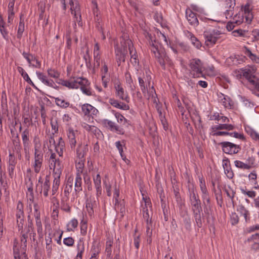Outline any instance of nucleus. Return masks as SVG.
<instances>
[{
  "mask_svg": "<svg viewBox=\"0 0 259 259\" xmlns=\"http://www.w3.org/2000/svg\"><path fill=\"white\" fill-rule=\"evenodd\" d=\"M65 148V143L62 137L59 138L58 144L55 147L56 151L60 157L63 155V151Z\"/></svg>",
  "mask_w": 259,
  "mask_h": 259,
  "instance_id": "4c0bfd02",
  "label": "nucleus"
},
{
  "mask_svg": "<svg viewBox=\"0 0 259 259\" xmlns=\"http://www.w3.org/2000/svg\"><path fill=\"white\" fill-rule=\"evenodd\" d=\"M114 204L115 210L117 211H120V212L121 213V215H123L125 211L124 203L123 202L118 201H117V203L114 202Z\"/></svg>",
  "mask_w": 259,
  "mask_h": 259,
  "instance_id": "09e8293b",
  "label": "nucleus"
},
{
  "mask_svg": "<svg viewBox=\"0 0 259 259\" xmlns=\"http://www.w3.org/2000/svg\"><path fill=\"white\" fill-rule=\"evenodd\" d=\"M41 192L43 193V194L45 197H48L49 195L48 192L50 189V183L49 178L48 176L46 177L44 182H41Z\"/></svg>",
  "mask_w": 259,
  "mask_h": 259,
  "instance_id": "7c9ffc66",
  "label": "nucleus"
},
{
  "mask_svg": "<svg viewBox=\"0 0 259 259\" xmlns=\"http://www.w3.org/2000/svg\"><path fill=\"white\" fill-rule=\"evenodd\" d=\"M223 33L217 28L208 29L204 31L205 43L207 46L213 47L220 39Z\"/></svg>",
  "mask_w": 259,
  "mask_h": 259,
  "instance_id": "0eeeda50",
  "label": "nucleus"
},
{
  "mask_svg": "<svg viewBox=\"0 0 259 259\" xmlns=\"http://www.w3.org/2000/svg\"><path fill=\"white\" fill-rule=\"evenodd\" d=\"M81 111L84 117L94 118L99 114V111L95 107L89 103L81 105Z\"/></svg>",
  "mask_w": 259,
  "mask_h": 259,
  "instance_id": "4468645a",
  "label": "nucleus"
},
{
  "mask_svg": "<svg viewBox=\"0 0 259 259\" xmlns=\"http://www.w3.org/2000/svg\"><path fill=\"white\" fill-rule=\"evenodd\" d=\"M206 74L210 76H215L217 74V71L213 65L208 66L205 69Z\"/></svg>",
  "mask_w": 259,
  "mask_h": 259,
  "instance_id": "bf43d9fd",
  "label": "nucleus"
},
{
  "mask_svg": "<svg viewBox=\"0 0 259 259\" xmlns=\"http://www.w3.org/2000/svg\"><path fill=\"white\" fill-rule=\"evenodd\" d=\"M62 7L63 10L66 9V4H68L70 6V11L72 15H73L74 23L73 24V27L75 29L76 27V22L80 27L82 26V23L81 21V16L80 13V6L77 2H73L72 0H60Z\"/></svg>",
  "mask_w": 259,
  "mask_h": 259,
  "instance_id": "20e7f679",
  "label": "nucleus"
},
{
  "mask_svg": "<svg viewBox=\"0 0 259 259\" xmlns=\"http://www.w3.org/2000/svg\"><path fill=\"white\" fill-rule=\"evenodd\" d=\"M222 103L226 108L231 109L233 108L234 103L228 96H224L222 99Z\"/></svg>",
  "mask_w": 259,
  "mask_h": 259,
  "instance_id": "37998d69",
  "label": "nucleus"
},
{
  "mask_svg": "<svg viewBox=\"0 0 259 259\" xmlns=\"http://www.w3.org/2000/svg\"><path fill=\"white\" fill-rule=\"evenodd\" d=\"M73 28L74 32L72 34H71V32L69 31H68L66 33V44L68 48H70L71 47L72 38L74 39L76 44H77L78 42V36L79 34L76 30V27H75V29L74 27Z\"/></svg>",
  "mask_w": 259,
  "mask_h": 259,
  "instance_id": "a878e982",
  "label": "nucleus"
},
{
  "mask_svg": "<svg viewBox=\"0 0 259 259\" xmlns=\"http://www.w3.org/2000/svg\"><path fill=\"white\" fill-rule=\"evenodd\" d=\"M113 188H114V195H113V200H114V203L116 202L117 203V201H119L118 198L119 196V190L116 184L115 183L114 185H113Z\"/></svg>",
  "mask_w": 259,
  "mask_h": 259,
  "instance_id": "69168bd1",
  "label": "nucleus"
},
{
  "mask_svg": "<svg viewBox=\"0 0 259 259\" xmlns=\"http://www.w3.org/2000/svg\"><path fill=\"white\" fill-rule=\"evenodd\" d=\"M38 78L45 85L53 87L55 84L54 81L52 79H48L47 77L42 73L37 71L36 72Z\"/></svg>",
  "mask_w": 259,
  "mask_h": 259,
  "instance_id": "c85d7f7f",
  "label": "nucleus"
},
{
  "mask_svg": "<svg viewBox=\"0 0 259 259\" xmlns=\"http://www.w3.org/2000/svg\"><path fill=\"white\" fill-rule=\"evenodd\" d=\"M84 159H79V161L76 163V176H81L82 175L84 176V180L85 182L87 181V178L85 176V173H84Z\"/></svg>",
  "mask_w": 259,
  "mask_h": 259,
  "instance_id": "bb28decb",
  "label": "nucleus"
},
{
  "mask_svg": "<svg viewBox=\"0 0 259 259\" xmlns=\"http://www.w3.org/2000/svg\"><path fill=\"white\" fill-rule=\"evenodd\" d=\"M240 190L243 194L247 195L250 198H253L256 196V192L254 191H249L244 188H241Z\"/></svg>",
  "mask_w": 259,
  "mask_h": 259,
  "instance_id": "052dcab7",
  "label": "nucleus"
},
{
  "mask_svg": "<svg viewBox=\"0 0 259 259\" xmlns=\"http://www.w3.org/2000/svg\"><path fill=\"white\" fill-rule=\"evenodd\" d=\"M24 206L23 203L19 201L17 204L16 209V217L17 218V223L19 230L22 229L24 223Z\"/></svg>",
  "mask_w": 259,
  "mask_h": 259,
  "instance_id": "f3484780",
  "label": "nucleus"
},
{
  "mask_svg": "<svg viewBox=\"0 0 259 259\" xmlns=\"http://www.w3.org/2000/svg\"><path fill=\"white\" fill-rule=\"evenodd\" d=\"M17 69H18V72L21 74V75L23 77V78L25 80H26L29 84H30L34 88L37 89V87L35 85V84L32 81V80L29 77L27 72L25 71V70L22 67H18Z\"/></svg>",
  "mask_w": 259,
  "mask_h": 259,
  "instance_id": "c9c22d12",
  "label": "nucleus"
},
{
  "mask_svg": "<svg viewBox=\"0 0 259 259\" xmlns=\"http://www.w3.org/2000/svg\"><path fill=\"white\" fill-rule=\"evenodd\" d=\"M252 7L250 3H247L243 7L241 8L242 13H239L235 15L232 20L233 23H235L236 25L241 24L245 19V22L250 24L253 18L252 12Z\"/></svg>",
  "mask_w": 259,
  "mask_h": 259,
  "instance_id": "7ed1b4c3",
  "label": "nucleus"
},
{
  "mask_svg": "<svg viewBox=\"0 0 259 259\" xmlns=\"http://www.w3.org/2000/svg\"><path fill=\"white\" fill-rule=\"evenodd\" d=\"M103 123L106 127H108L111 131H115L118 132L119 134H123L122 130L120 129V128L116 125L115 122L108 119H105L103 121Z\"/></svg>",
  "mask_w": 259,
  "mask_h": 259,
  "instance_id": "72a5a7b5",
  "label": "nucleus"
},
{
  "mask_svg": "<svg viewBox=\"0 0 259 259\" xmlns=\"http://www.w3.org/2000/svg\"><path fill=\"white\" fill-rule=\"evenodd\" d=\"M35 225L37 228V231L39 235H42V226L41 221L40 220V217H39V215L37 214H36V218H35Z\"/></svg>",
  "mask_w": 259,
  "mask_h": 259,
  "instance_id": "8fccbe9b",
  "label": "nucleus"
},
{
  "mask_svg": "<svg viewBox=\"0 0 259 259\" xmlns=\"http://www.w3.org/2000/svg\"><path fill=\"white\" fill-rule=\"evenodd\" d=\"M174 194L175 199L177 202L178 206L182 208L184 205V202L181 197L179 192L176 190H174Z\"/></svg>",
  "mask_w": 259,
  "mask_h": 259,
  "instance_id": "3c124183",
  "label": "nucleus"
},
{
  "mask_svg": "<svg viewBox=\"0 0 259 259\" xmlns=\"http://www.w3.org/2000/svg\"><path fill=\"white\" fill-rule=\"evenodd\" d=\"M113 243V241L110 238H108L106 242V248L105 252L107 254V256L109 257L111 256L112 253V246Z\"/></svg>",
  "mask_w": 259,
  "mask_h": 259,
  "instance_id": "49530a36",
  "label": "nucleus"
},
{
  "mask_svg": "<svg viewBox=\"0 0 259 259\" xmlns=\"http://www.w3.org/2000/svg\"><path fill=\"white\" fill-rule=\"evenodd\" d=\"M66 134L67 140L71 149L74 150L78 140L79 132L72 127H69L67 129Z\"/></svg>",
  "mask_w": 259,
  "mask_h": 259,
  "instance_id": "9b49d317",
  "label": "nucleus"
},
{
  "mask_svg": "<svg viewBox=\"0 0 259 259\" xmlns=\"http://www.w3.org/2000/svg\"><path fill=\"white\" fill-rule=\"evenodd\" d=\"M235 166L239 168L244 169H249L248 166L246 163H244L243 162L236 160L234 161Z\"/></svg>",
  "mask_w": 259,
  "mask_h": 259,
  "instance_id": "680f3d73",
  "label": "nucleus"
},
{
  "mask_svg": "<svg viewBox=\"0 0 259 259\" xmlns=\"http://www.w3.org/2000/svg\"><path fill=\"white\" fill-rule=\"evenodd\" d=\"M49 164L50 169L53 170L54 180L52 186V195H54L58 191L60 184V176L62 174L63 166L61 161L56 158V154L51 151L49 159Z\"/></svg>",
  "mask_w": 259,
  "mask_h": 259,
  "instance_id": "f257e3e1",
  "label": "nucleus"
},
{
  "mask_svg": "<svg viewBox=\"0 0 259 259\" xmlns=\"http://www.w3.org/2000/svg\"><path fill=\"white\" fill-rule=\"evenodd\" d=\"M25 30V23L23 19L20 17V22L18 27V30L17 32V37L20 39L23 35V33Z\"/></svg>",
  "mask_w": 259,
  "mask_h": 259,
  "instance_id": "79ce46f5",
  "label": "nucleus"
},
{
  "mask_svg": "<svg viewBox=\"0 0 259 259\" xmlns=\"http://www.w3.org/2000/svg\"><path fill=\"white\" fill-rule=\"evenodd\" d=\"M126 44H127L128 49L131 55V63L132 64L135 69L138 72L140 70L139 61L138 59V56L135 49L133 47V43L131 39H126V41L125 42Z\"/></svg>",
  "mask_w": 259,
  "mask_h": 259,
  "instance_id": "ddd939ff",
  "label": "nucleus"
},
{
  "mask_svg": "<svg viewBox=\"0 0 259 259\" xmlns=\"http://www.w3.org/2000/svg\"><path fill=\"white\" fill-rule=\"evenodd\" d=\"M248 179L250 183L254 185V188L259 189V185L257 181V174L255 171L253 170L248 175Z\"/></svg>",
  "mask_w": 259,
  "mask_h": 259,
  "instance_id": "58836bf2",
  "label": "nucleus"
},
{
  "mask_svg": "<svg viewBox=\"0 0 259 259\" xmlns=\"http://www.w3.org/2000/svg\"><path fill=\"white\" fill-rule=\"evenodd\" d=\"M112 83L115 90L116 96L120 100L128 103L130 100V97L127 93L125 92L120 80L117 78H113L112 79Z\"/></svg>",
  "mask_w": 259,
  "mask_h": 259,
  "instance_id": "9d476101",
  "label": "nucleus"
},
{
  "mask_svg": "<svg viewBox=\"0 0 259 259\" xmlns=\"http://www.w3.org/2000/svg\"><path fill=\"white\" fill-rule=\"evenodd\" d=\"M235 5V0H226L223 4L222 7L224 10V14L226 19L230 18L233 15Z\"/></svg>",
  "mask_w": 259,
  "mask_h": 259,
  "instance_id": "a211bd4d",
  "label": "nucleus"
},
{
  "mask_svg": "<svg viewBox=\"0 0 259 259\" xmlns=\"http://www.w3.org/2000/svg\"><path fill=\"white\" fill-rule=\"evenodd\" d=\"M184 227L188 232L191 230V222L189 217H186L184 219Z\"/></svg>",
  "mask_w": 259,
  "mask_h": 259,
  "instance_id": "e2e57ef3",
  "label": "nucleus"
},
{
  "mask_svg": "<svg viewBox=\"0 0 259 259\" xmlns=\"http://www.w3.org/2000/svg\"><path fill=\"white\" fill-rule=\"evenodd\" d=\"M78 221L76 219H71L67 225V231L68 232L74 231L78 226Z\"/></svg>",
  "mask_w": 259,
  "mask_h": 259,
  "instance_id": "c03bdc74",
  "label": "nucleus"
},
{
  "mask_svg": "<svg viewBox=\"0 0 259 259\" xmlns=\"http://www.w3.org/2000/svg\"><path fill=\"white\" fill-rule=\"evenodd\" d=\"M101 250V249L100 243L96 241L93 242L91 249V256L98 258Z\"/></svg>",
  "mask_w": 259,
  "mask_h": 259,
  "instance_id": "2f4dec72",
  "label": "nucleus"
},
{
  "mask_svg": "<svg viewBox=\"0 0 259 259\" xmlns=\"http://www.w3.org/2000/svg\"><path fill=\"white\" fill-rule=\"evenodd\" d=\"M47 72L48 75L52 78H58L60 76V73L54 69H48Z\"/></svg>",
  "mask_w": 259,
  "mask_h": 259,
  "instance_id": "0e129e2a",
  "label": "nucleus"
},
{
  "mask_svg": "<svg viewBox=\"0 0 259 259\" xmlns=\"http://www.w3.org/2000/svg\"><path fill=\"white\" fill-rule=\"evenodd\" d=\"M192 209L196 223L197 224L199 223L201 224V212L202 211V208L200 204L192 205Z\"/></svg>",
  "mask_w": 259,
  "mask_h": 259,
  "instance_id": "393cba45",
  "label": "nucleus"
},
{
  "mask_svg": "<svg viewBox=\"0 0 259 259\" xmlns=\"http://www.w3.org/2000/svg\"><path fill=\"white\" fill-rule=\"evenodd\" d=\"M190 37L191 43L197 49H200L201 47V42L191 33L188 36Z\"/></svg>",
  "mask_w": 259,
  "mask_h": 259,
  "instance_id": "de8ad7c7",
  "label": "nucleus"
},
{
  "mask_svg": "<svg viewBox=\"0 0 259 259\" xmlns=\"http://www.w3.org/2000/svg\"><path fill=\"white\" fill-rule=\"evenodd\" d=\"M234 126L231 124H219L218 125H215L212 126L211 127V131L212 132H218L219 130H226L227 131H232L234 130Z\"/></svg>",
  "mask_w": 259,
  "mask_h": 259,
  "instance_id": "cd10ccee",
  "label": "nucleus"
},
{
  "mask_svg": "<svg viewBox=\"0 0 259 259\" xmlns=\"http://www.w3.org/2000/svg\"><path fill=\"white\" fill-rule=\"evenodd\" d=\"M0 33L6 41L9 40V31L2 16H0Z\"/></svg>",
  "mask_w": 259,
  "mask_h": 259,
  "instance_id": "4be33fe9",
  "label": "nucleus"
},
{
  "mask_svg": "<svg viewBox=\"0 0 259 259\" xmlns=\"http://www.w3.org/2000/svg\"><path fill=\"white\" fill-rule=\"evenodd\" d=\"M143 94L144 97L148 100L155 98L156 95L155 90L152 85H150V87L146 85V92L145 93H143Z\"/></svg>",
  "mask_w": 259,
  "mask_h": 259,
  "instance_id": "f704fd0d",
  "label": "nucleus"
},
{
  "mask_svg": "<svg viewBox=\"0 0 259 259\" xmlns=\"http://www.w3.org/2000/svg\"><path fill=\"white\" fill-rule=\"evenodd\" d=\"M80 234L83 236H85L87 234V228H88L87 221L82 219L80 222Z\"/></svg>",
  "mask_w": 259,
  "mask_h": 259,
  "instance_id": "864d4df0",
  "label": "nucleus"
},
{
  "mask_svg": "<svg viewBox=\"0 0 259 259\" xmlns=\"http://www.w3.org/2000/svg\"><path fill=\"white\" fill-rule=\"evenodd\" d=\"M87 80L82 77H72L69 80H61L59 83L69 89H77Z\"/></svg>",
  "mask_w": 259,
  "mask_h": 259,
  "instance_id": "1a4fd4ad",
  "label": "nucleus"
},
{
  "mask_svg": "<svg viewBox=\"0 0 259 259\" xmlns=\"http://www.w3.org/2000/svg\"><path fill=\"white\" fill-rule=\"evenodd\" d=\"M198 179L200 188L202 192V198L204 203L206 202L207 204H209L210 203V198L209 193L205 185V180L202 176H198Z\"/></svg>",
  "mask_w": 259,
  "mask_h": 259,
  "instance_id": "6ab92c4d",
  "label": "nucleus"
},
{
  "mask_svg": "<svg viewBox=\"0 0 259 259\" xmlns=\"http://www.w3.org/2000/svg\"><path fill=\"white\" fill-rule=\"evenodd\" d=\"M241 101L243 103L244 105L246 107L253 108L254 104L250 101L249 99L245 98L244 97H241Z\"/></svg>",
  "mask_w": 259,
  "mask_h": 259,
  "instance_id": "774afa93",
  "label": "nucleus"
},
{
  "mask_svg": "<svg viewBox=\"0 0 259 259\" xmlns=\"http://www.w3.org/2000/svg\"><path fill=\"white\" fill-rule=\"evenodd\" d=\"M109 103L113 107L118 109L123 110H128L130 109V106L128 105L121 102H119L118 100L114 98H110L109 99Z\"/></svg>",
  "mask_w": 259,
  "mask_h": 259,
  "instance_id": "b1692460",
  "label": "nucleus"
},
{
  "mask_svg": "<svg viewBox=\"0 0 259 259\" xmlns=\"http://www.w3.org/2000/svg\"><path fill=\"white\" fill-rule=\"evenodd\" d=\"M51 125L52 127V134L54 135L58 131V124L56 118H52L51 119Z\"/></svg>",
  "mask_w": 259,
  "mask_h": 259,
  "instance_id": "5fc2aeb1",
  "label": "nucleus"
},
{
  "mask_svg": "<svg viewBox=\"0 0 259 259\" xmlns=\"http://www.w3.org/2000/svg\"><path fill=\"white\" fill-rule=\"evenodd\" d=\"M129 39L128 36L124 34L120 38V46L116 45L115 46V53L116 60L118 66L121 64V62L125 61V56L127 54V44L125 43L126 39Z\"/></svg>",
  "mask_w": 259,
  "mask_h": 259,
  "instance_id": "39448f33",
  "label": "nucleus"
},
{
  "mask_svg": "<svg viewBox=\"0 0 259 259\" xmlns=\"http://www.w3.org/2000/svg\"><path fill=\"white\" fill-rule=\"evenodd\" d=\"M43 153L41 150V144L35 143L34 145V158L32 161V167L35 173H39L42 166Z\"/></svg>",
  "mask_w": 259,
  "mask_h": 259,
  "instance_id": "423d86ee",
  "label": "nucleus"
},
{
  "mask_svg": "<svg viewBox=\"0 0 259 259\" xmlns=\"http://www.w3.org/2000/svg\"><path fill=\"white\" fill-rule=\"evenodd\" d=\"M88 151V147L87 144L79 143L76 148V154L79 159H84V156Z\"/></svg>",
  "mask_w": 259,
  "mask_h": 259,
  "instance_id": "5701e85b",
  "label": "nucleus"
},
{
  "mask_svg": "<svg viewBox=\"0 0 259 259\" xmlns=\"http://www.w3.org/2000/svg\"><path fill=\"white\" fill-rule=\"evenodd\" d=\"M145 36L149 41L151 52L153 53L155 57L162 68L165 69V64L168 62L169 58L165 52L160 48V45L153 39V37L151 33L148 32H145Z\"/></svg>",
  "mask_w": 259,
  "mask_h": 259,
  "instance_id": "f03ea898",
  "label": "nucleus"
},
{
  "mask_svg": "<svg viewBox=\"0 0 259 259\" xmlns=\"http://www.w3.org/2000/svg\"><path fill=\"white\" fill-rule=\"evenodd\" d=\"M189 67L190 74L193 78L203 76V64L200 59L194 58L190 60L189 63Z\"/></svg>",
  "mask_w": 259,
  "mask_h": 259,
  "instance_id": "6e6552de",
  "label": "nucleus"
},
{
  "mask_svg": "<svg viewBox=\"0 0 259 259\" xmlns=\"http://www.w3.org/2000/svg\"><path fill=\"white\" fill-rule=\"evenodd\" d=\"M186 17L189 23L193 26L198 25L199 22L196 14L190 9H186L185 11Z\"/></svg>",
  "mask_w": 259,
  "mask_h": 259,
  "instance_id": "aec40b11",
  "label": "nucleus"
},
{
  "mask_svg": "<svg viewBox=\"0 0 259 259\" xmlns=\"http://www.w3.org/2000/svg\"><path fill=\"white\" fill-rule=\"evenodd\" d=\"M56 104L62 108H66L70 105V103L64 100L63 97H54Z\"/></svg>",
  "mask_w": 259,
  "mask_h": 259,
  "instance_id": "e433bc0d",
  "label": "nucleus"
},
{
  "mask_svg": "<svg viewBox=\"0 0 259 259\" xmlns=\"http://www.w3.org/2000/svg\"><path fill=\"white\" fill-rule=\"evenodd\" d=\"M97 207V202L94 197L90 196L87 199L86 207L88 214L92 217L94 213V209Z\"/></svg>",
  "mask_w": 259,
  "mask_h": 259,
  "instance_id": "412c9836",
  "label": "nucleus"
},
{
  "mask_svg": "<svg viewBox=\"0 0 259 259\" xmlns=\"http://www.w3.org/2000/svg\"><path fill=\"white\" fill-rule=\"evenodd\" d=\"M13 255L14 259H28L27 255L25 253H23V256L21 257L19 250L16 248V245H14Z\"/></svg>",
  "mask_w": 259,
  "mask_h": 259,
  "instance_id": "4d7b16f0",
  "label": "nucleus"
},
{
  "mask_svg": "<svg viewBox=\"0 0 259 259\" xmlns=\"http://www.w3.org/2000/svg\"><path fill=\"white\" fill-rule=\"evenodd\" d=\"M76 248L77 253L74 259H82V254L84 251V243L80 241L77 243Z\"/></svg>",
  "mask_w": 259,
  "mask_h": 259,
  "instance_id": "a19ab883",
  "label": "nucleus"
},
{
  "mask_svg": "<svg viewBox=\"0 0 259 259\" xmlns=\"http://www.w3.org/2000/svg\"><path fill=\"white\" fill-rule=\"evenodd\" d=\"M101 76H107L108 73V67L105 61H102V66L100 69Z\"/></svg>",
  "mask_w": 259,
  "mask_h": 259,
  "instance_id": "603ef678",
  "label": "nucleus"
},
{
  "mask_svg": "<svg viewBox=\"0 0 259 259\" xmlns=\"http://www.w3.org/2000/svg\"><path fill=\"white\" fill-rule=\"evenodd\" d=\"M82 93L88 96L93 95V92L90 87V82L87 79L80 87Z\"/></svg>",
  "mask_w": 259,
  "mask_h": 259,
  "instance_id": "473e14b6",
  "label": "nucleus"
},
{
  "mask_svg": "<svg viewBox=\"0 0 259 259\" xmlns=\"http://www.w3.org/2000/svg\"><path fill=\"white\" fill-rule=\"evenodd\" d=\"M124 76L126 84L129 86V87L132 88L134 83L131 73L128 71H127L125 73Z\"/></svg>",
  "mask_w": 259,
  "mask_h": 259,
  "instance_id": "13d9d810",
  "label": "nucleus"
},
{
  "mask_svg": "<svg viewBox=\"0 0 259 259\" xmlns=\"http://www.w3.org/2000/svg\"><path fill=\"white\" fill-rule=\"evenodd\" d=\"M74 190L76 193H79L82 190L81 176H76L75 180Z\"/></svg>",
  "mask_w": 259,
  "mask_h": 259,
  "instance_id": "a18cd8bd",
  "label": "nucleus"
},
{
  "mask_svg": "<svg viewBox=\"0 0 259 259\" xmlns=\"http://www.w3.org/2000/svg\"><path fill=\"white\" fill-rule=\"evenodd\" d=\"M143 196V200L144 202L145 206L143 209H147L152 208V203L150 199L147 196H145L143 193H142Z\"/></svg>",
  "mask_w": 259,
  "mask_h": 259,
  "instance_id": "6e6d98bb",
  "label": "nucleus"
},
{
  "mask_svg": "<svg viewBox=\"0 0 259 259\" xmlns=\"http://www.w3.org/2000/svg\"><path fill=\"white\" fill-rule=\"evenodd\" d=\"M23 57L26 60L29 67L35 68H40L41 66V62L34 55L29 52H23Z\"/></svg>",
  "mask_w": 259,
  "mask_h": 259,
  "instance_id": "dca6fc26",
  "label": "nucleus"
},
{
  "mask_svg": "<svg viewBox=\"0 0 259 259\" xmlns=\"http://www.w3.org/2000/svg\"><path fill=\"white\" fill-rule=\"evenodd\" d=\"M223 152L229 155L237 154L241 150V147L239 145L235 144L230 142H223L220 143Z\"/></svg>",
  "mask_w": 259,
  "mask_h": 259,
  "instance_id": "f8f14e48",
  "label": "nucleus"
},
{
  "mask_svg": "<svg viewBox=\"0 0 259 259\" xmlns=\"http://www.w3.org/2000/svg\"><path fill=\"white\" fill-rule=\"evenodd\" d=\"M256 68L255 66H252L249 68L242 70V74L248 82L251 84L252 81H255L256 79L259 80V73L256 72Z\"/></svg>",
  "mask_w": 259,
  "mask_h": 259,
  "instance_id": "2eb2a0df",
  "label": "nucleus"
},
{
  "mask_svg": "<svg viewBox=\"0 0 259 259\" xmlns=\"http://www.w3.org/2000/svg\"><path fill=\"white\" fill-rule=\"evenodd\" d=\"M29 131L28 128L25 129L22 133V139L24 145V150H26V148L29 145Z\"/></svg>",
  "mask_w": 259,
  "mask_h": 259,
  "instance_id": "ea45409f",
  "label": "nucleus"
},
{
  "mask_svg": "<svg viewBox=\"0 0 259 259\" xmlns=\"http://www.w3.org/2000/svg\"><path fill=\"white\" fill-rule=\"evenodd\" d=\"M237 211L242 216L244 217L245 222H247L250 220V212L244 205L240 204L237 208Z\"/></svg>",
  "mask_w": 259,
  "mask_h": 259,
  "instance_id": "c756f323",
  "label": "nucleus"
},
{
  "mask_svg": "<svg viewBox=\"0 0 259 259\" xmlns=\"http://www.w3.org/2000/svg\"><path fill=\"white\" fill-rule=\"evenodd\" d=\"M247 55L253 62L259 64V57L252 53L249 50H247Z\"/></svg>",
  "mask_w": 259,
  "mask_h": 259,
  "instance_id": "338daca9",
  "label": "nucleus"
}]
</instances>
